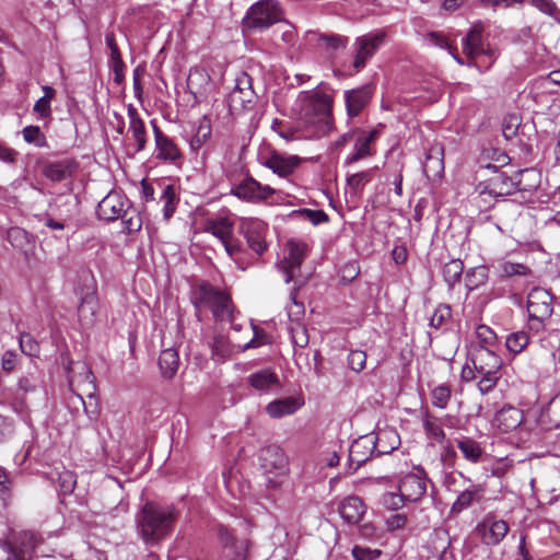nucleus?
Segmentation results:
<instances>
[{
	"label": "nucleus",
	"instance_id": "f257e3e1",
	"mask_svg": "<svg viewBox=\"0 0 560 560\" xmlns=\"http://www.w3.org/2000/svg\"><path fill=\"white\" fill-rule=\"evenodd\" d=\"M178 516L174 504L148 501L136 516L137 535L147 547H156L171 537Z\"/></svg>",
	"mask_w": 560,
	"mask_h": 560
},
{
	"label": "nucleus",
	"instance_id": "f03ea898",
	"mask_svg": "<svg viewBox=\"0 0 560 560\" xmlns=\"http://www.w3.org/2000/svg\"><path fill=\"white\" fill-rule=\"evenodd\" d=\"M191 302L197 312L209 308L217 320H232L233 304L231 296L223 290L201 281L191 290Z\"/></svg>",
	"mask_w": 560,
	"mask_h": 560
},
{
	"label": "nucleus",
	"instance_id": "7ed1b4c3",
	"mask_svg": "<svg viewBox=\"0 0 560 560\" xmlns=\"http://www.w3.org/2000/svg\"><path fill=\"white\" fill-rule=\"evenodd\" d=\"M303 118L311 129L310 137L328 136L334 129L331 98L323 92L310 94L303 107Z\"/></svg>",
	"mask_w": 560,
	"mask_h": 560
},
{
	"label": "nucleus",
	"instance_id": "20e7f679",
	"mask_svg": "<svg viewBox=\"0 0 560 560\" xmlns=\"http://www.w3.org/2000/svg\"><path fill=\"white\" fill-rule=\"evenodd\" d=\"M281 19L282 10L277 0H259L248 9L243 27L248 31L266 30Z\"/></svg>",
	"mask_w": 560,
	"mask_h": 560
},
{
	"label": "nucleus",
	"instance_id": "39448f33",
	"mask_svg": "<svg viewBox=\"0 0 560 560\" xmlns=\"http://www.w3.org/2000/svg\"><path fill=\"white\" fill-rule=\"evenodd\" d=\"M259 468L266 478L267 486L277 487L287 476L288 458L279 446H267L259 453Z\"/></svg>",
	"mask_w": 560,
	"mask_h": 560
},
{
	"label": "nucleus",
	"instance_id": "423d86ee",
	"mask_svg": "<svg viewBox=\"0 0 560 560\" xmlns=\"http://www.w3.org/2000/svg\"><path fill=\"white\" fill-rule=\"evenodd\" d=\"M45 538L35 530H22L3 545L9 560H32Z\"/></svg>",
	"mask_w": 560,
	"mask_h": 560
},
{
	"label": "nucleus",
	"instance_id": "0eeeda50",
	"mask_svg": "<svg viewBox=\"0 0 560 560\" xmlns=\"http://www.w3.org/2000/svg\"><path fill=\"white\" fill-rule=\"evenodd\" d=\"M552 296L540 288L533 289L527 296V312L532 329L539 331L552 314Z\"/></svg>",
	"mask_w": 560,
	"mask_h": 560
},
{
	"label": "nucleus",
	"instance_id": "6e6552de",
	"mask_svg": "<svg viewBox=\"0 0 560 560\" xmlns=\"http://www.w3.org/2000/svg\"><path fill=\"white\" fill-rule=\"evenodd\" d=\"M257 95L253 89V79L246 73L241 72L235 79V85L228 96V105L232 114L254 108Z\"/></svg>",
	"mask_w": 560,
	"mask_h": 560
},
{
	"label": "nucleus",
	"instance_id": "1a4fd4ad",
	"mask_svg": "<svg viewBox=\"0 0 560 560\" xmlns=\"http://www.w3.org/2000/svg\"><path fill=\"white\" fill-rule=\"evenodd\" d=\"M384 32L368 33L355 38L353 47V68L362 70L385 42Z\"/></svg>",
	"mask_w": 560,
	"mask_h": 560
},
{
	"label": "nucleus",
	"instance_id": "9d476101",
	"mask_svg": "<svg viewBox=\"0 0 560 560\" xmlns=\"http://www.w3.org/2000/svg\"><path fill=\"white\" fill-rule=\"evenodd\" d=\"M238 232L245 237L248 247L257 255H261L267 249L266 235L268 225L260 219L242 218Z\"/></svg>",
	"mask_w": 560,
	"mask_h": 560
},
{
	"label": "nucleus",
	"instance_id": "9b49d317",
	"mask_svg": "<svg viewBox=\"0 0 560 560\" xmlns=\"http://www.w3.org/2000/svg\"><path fill=\"white\" fill-rule=\"evenodd\" d=\"M509 524L493 514H487L475 528L480 541L487 546L499 545L509 533Z\"/></svg>",
	"mask_w": 560,
	"mask_h": 560
},
{
	"label": "nucleus",
	"instance_id": "f8f14e48",
	"mask_svg": "<svg viewBox=\"0 0 560 560\" xmlns=\"http://www.w3.org/2000/svg\"><path fill=\"white\" fill-rule=\"evenodd\" d=\"M155 158L163 163L179 165L183 153L175 141L166 136L156 125H153Z\"/></svg>",
	"mask_w": 560,
	"mask_h": 560
},
{
	"label": "nucleus",
	"instance_id": "ddd939ff",
	"mask_svg": "<svg viewBox=\"0 0 560 560\" xmlns=\"http://www.w3.org/2000/svg\"><path fill=\"white\" fill-rule=\"evenodd\" d=\"M232 194L237 198L248 202H259L267 200L275 194V189L268 185H261L252 177L243 179L232 188Z\"/></svg>",
	"mask_w": 560,
	"mask_h": 560
},
{
	"label": "nucleus",
	"instance_id": "4468645a",
	"mask_svg": "<svg viewBox=\"0 0 560 560\" xmlns=\"http://www.w3.org/2000/svg\"><path fill=\"white\" fill-rule=\"evenodd\" d=\"M130 207L128 198L118 191H110L97 206V215L105 221H114L120 218Z\"/></svg>",
	"mask_w": 560,
	"mask_h": 560
},
{
	"label": "nucleus",
	"instance_id": "2eb2a0df",
	"mask_svg": "<svg viewBox=\"0 0 560 560\" xmlns=\"http://www.w3.org/2000/svg\"><path fill=\"white\" fill-rule=\"evenodd\" d=\"M471 362L476 373H500L503 361L493 349L488 347H475L471 352Z\"/></svg>",
	"mask_w": 560,
	"mask_h": 560
},
{
	"label": "nucleus",
	"instance_id": "dca6fc26",
	"mask_svg": "<svg viewBox=\"0 0 560 560\" xmlns=\"http://www.w3.org/2000/svg\"><path fill=\"white\" fill-rule=\"evenodd\" d=\"M375 446L376 456L392 453L400 444V438L396 429L392 427L377 428L376 431L369 433Z\"/></svg>",
	"mask_w": 560,
	"mask_h": 560
},
{
	"label": "nucleus",
	"instance_id": "f3484780",
	"mask_svg": "<svg viewBox=\"0 0 560 560\" xmlns=\"http://www.w3.org/2000/svg\"><path fill=\"white\" fill-rule=\"evenodd\" d=\"M301 159L296 155L285 156L278 152H272L262 160V165L271 170L280 177H288L299 166Z\"/></svg>",
	"mask_w": 560,
	"mask_h": 560
},
{
	"label": "nucleus",
	"instance_id": "a211bd4d",
	"mask_svg": "<svg viewBox=\"0 0 560 560\" xmlns=\"http://www.w3.org/2000/svg\"><path fill=\"white\" fill-rule=\"evenodd\" d=\"M35 388L36 385L30 377L22 376L18 381L16 393L11 394L3 392L1 402L10 405L16 413L22 415L26 410V402L23 396L30 392H34Z\"/></svg>",
	"mask_w": 560,
	"mask_h": 560
},
{
	"label": "nucleus",
	"instance_id": "6ab92c4d",
	"mask_svg": "<svg viewBox=\"0 0 560 560\" xmlns=\"http://www.w3.org/2000/svg\"><path fill=\"white\" fill-rule=\"evenodd\" d=\"M398 490L407 502H417L427 492V481L419 475L408 474L401 478Z\"/></svg>",
	"mask_w": 560,
	"mask_h": 560
},
{
	"label": "nucleus",
	"instance_id": "aec40b11",
	"mask_svg": "<svg viewBox=\"0 0 560 560\" xmlns=\"http://www.w3.org/2000/svg\"><path fill=\"white\" fill-rule=\"evenodd\" d=\"M516 190V183L504 173H499L490 178L486 185L479 186L480 195H490L494 197H503L511 195Z\"/></svg>",
	"mask_w": 560,
	"mask_h": 560
},
{
	"label": "nucleus",
	"instance_id": "412c9836",
	"mask_svg": "<svg viewBox=\"0 0 560 560\" xmlns=\"http://www.w3.org/2000/svg\"><path fill=\"white\" fill-rule=\"evenodd\" d=\"M338 512L345 522L358 524L366 512V505L361 498L350 495L340 501Z\"/></svg>",
	"mask_w": 560,
	"mask_h": 560
},
{
	"label": "nucleus",
	"instance_id": "4be33fe9",
	"mask_svg": "<svg viewBox=\"0 0 560 560\" xmlns=\"http://www.w3.org/2000/svg\"><path fill=\"white\" fill-rule=\"evenodd\" d=\"M374 455H376L375 446L369 434L360 436L349 448V460L352 465H355V468H359Z\"/></svg>",
	"mask_w": 560,
	"mask_h": 560
},
{
	"label": "nucleus",
	"instance_id": "5701e85b",
	"mask_svg": "<svg viewBox=\"0 0 560 560\" xmlns=\"http://www.w3.org/2000/svg\"><path fill=\"white\" fill-rule=\"evenodd\" d=\"M287 247L288 255L283 261V269L285 272V282L289 283L294 277V270L300 268L305 258V245L294 241H289Z\"/></svg>",
	"mask_w": 560,
	"mask_h": 560
},
{
	"label": "nucleus",
	"instance_id": "b1692460",
	"mask_svg": "<svg viewBox=\"0 0 560 560\" xmlns=\"http://www.w3.org/2000/svg\"><path fill=\"white\" fill-rule=\"evenodd\" d=\"M129 127L128 133L135 142V152H140L147 144V130L142 118L133 106L128 107Z\"/></svg>",
	"mask_w": 560,
	"mask_h": 560
},
{
	"label": "nucleus",
	"instance_id": "393cba45",
	"mask_svg": "<svg viewBox=\"0 0 560 560\" xmlns=\"http://www.w3.org/2000/svg\"><path fill=\"white\" fill-rule=\"evenodd\" d=\"M234 223L228 217L217 215L207 219L203 223L202 231L212 234L221 243L230 240L233 234Z\"/></svg>",
	"mask_w": 560,
	"mask_h": 560
},
{
	"label": "nucleus",
	"instance_id": "a878e982",
	"mask_svg": "<svg viewBox=\"0 0 560 560\" xmlns=\"http://www.w3.org/2000/svg\"><path fill=\"white\" fill-rule=\"evenodd\" d=\"M523 411L516 407L508 406L500 409L494 416V425L503 432H510L523 422Z\"/></svg>",
	"mask_w": 560,
	"mask_h": 560
},
{
	"label": "nucleus",
	"instance_id": "bb28decb",
	"mask_svg": "<svg viewBox=\"0 0 560 560\" xmlns=\"http://www.w3.org/2000/svg\"><path fill=\"white\" fill-rule=\"evenodd\" d=\"M249 385L258 392L269 393L280 386L278 375L271 369H262L248 376Z\"/></svg>",
	"mask_w": 560,
	"mask_h": 560
},
{
	"label": "nucleus",
	"instance_id": "cd10ccee",
	"mask_svg": "<svg viewBox=\"0 0 560 560\" xmlns=\"http://www.w3.org/2000/svg\"><path fill=\"white\" fill-rule=\"evenodd\" d=\"M345 100L347 113L350 117L358 116L371 100V90L362 86L355 90L346 91Z\"/></svg>",
	"mask_w": 560,
	"mask_h": 560
},
{
	"label": "nucleus",
	"instance_id": "c85d7f7f",
	"mask_svg": "<svg viewBox=\"0 0 560 560\" xmlns=\"http://www.w3.org/2000/svg\"><path fill=\"white\" fill-rule=\"evenodd\" d=\"M483 26L481 22L474 24L468 34L463 38L464 52L471 59L483 54L482 43Z\"/></svg>",
	"mask_w": 560,
	"mask_h": 560
},
{
	"label": "nucleus",
	"instance_id": "c756f323",
	"mask_svg": "<svg viewBox=\"0 0 560 560\" xmlns=\"http://www.w3.org/2000/svg\"><path fill=\"white\" fill-rule=\"evenodd\" d=\"M485 493V487L480 483H472L469 488L463 490L456 498L452 505L453 513H460L462 511L471 506L475 502H479Z\"/></svg>",
	"mask_w": 560,
	"mask_h": 560
},
{
	"label": "nucleus",
	"instance_id": "7c9ffc66",
	"mask_svg": "<svg viewBox=\"0 0 560 560\" xmlns=\"http://www.w3.org/2000/svg\"><path fill=\"white\" fill-rule=\"evenodd\" d=\"M303 402L294 397H285L282 399H276L266 406V412L269 417L279 419L284 416L294 413Z\"/></svg>",
	"mask_w": 560,
	"mask_h": 560
},
{
	"label": "nucleus",
	"instance_id": "2f4dec72",
	"mask_svg": "<svg viewBox=\"0 0 560 560\" xmlns=\"http://www.w3.org/2000/svg\"><path fill=\"white\" fill-rule=\"evenodd\" d=\"M310 40L315 42L316 45L329 52L345 49L348 44V37L334 33H311Z\"/></svg>",
	"mask_w": 560,
	"mask_h": 560
},
{
	"label": "nucleus",
	"instance_id": "473e14b6",
	"mask_svg": "<svg viewBox=\"0 0 560 560\" xmlns=\"http://www.w3.org/2000/svg\"><path fill=\"white\" fill-rule=\"evenodd\" d=\"M423 172L429 179H438L444 172L442 148L433 147L428 153L423 163Z\"/></svg>",
	"mask_w": 560,
	"mask_h": 560
},
{
	"label": "nucleus",
	"instance_id": "72a5a7b5",
	"mask_svg": "<svg viewBox=\"0 0 560 560\" xmlns=\"http://www.w3.org/2000/svg\"><path fill=\"white\" fill-rule=\"evenodd\" d=\"M457 447L463 457L471 464H477L483 456V448L480 443L469 436H462L456 441Z\"/></svg>",
	"mask_w": 560,
	"mask_h": 560
},
{
	"label": "nucleus",
	"instance_id": "f704fd0d",
	"mask_svg": "<svg viewBox=\"0 0 560 560\" xmlns=\"http://www.w3.org/2000/svg\"><path fill=\"white\" fill-rule=\"evenodd\" d=\"M75 164L70 160L48 163L44 167V175L54 182H61L71 176Z\"/></svg>",
	"mask_w": 560,
	"mask_h": 560
},
{
	"label": "nucleus",
	"instance_id": "c9c22d12",
	"mask_svg": "<svg viewBox=\"0 0 560 560\" xmlns=\"http://www.w3.org/2000/svg\"><path fill=\"white\" fill-rule=\"evenodd\" d=\"M159 366L163 377L172 378L179 366V355L177 351L172 348L163 350L159 357Z\"/></svg>",
	"mask_w": 560,
	"mask_h": 560
},
{
	"label": "nucleus",
	"instance_id": "e433bc0d",
	"mask_svg": "<svg viewBox=\"0 0 560 560\" xmlns=\"http://www.w3.org/2000/svg\"><path fill=\"white\" fill-rule=\"evenodd\" d=\"M210 82L208 72L202 68L190 70L187 78V86L195 97L202 95Z\"/></svg>",
	"mask_w": 560,
	"mask_h": 560
},
{
	"label": "nucleus",
	"instance_id": "4c0bfd02",
	"mask_svg": "<svg viewBox=\"0 0 560 560\" xmlns=\"http://www.w3.org/2000/svg\"><path fill=\"white\" fill-rule=\"evenodd\" d=\"M162 192L159 198L160 202L163 206V217L166 221H168L177 207L178 197L175 190V187L171 184L162 185Z\"/></svg>",
	"mask_w": 560,
	"mask_h": 560
},
{
	"label": "nucleus",
	"instance_id": "58836bf2",
	"mask_svg": "<svg viewBox=\"0 0 560 560\" xmlns=\"http://www.w3.org/2000/svg\"><path fill=\"white\" fill-rule=\"evenodd\" d=\"M422 422L424 432L429 439L434 440L438 443H443L445 441L446 435L442 428L440 418L425 412Z\"/></svg>",
	"mask_w": 560,
	"mask_h": 560
},
{
	"label": "nucleus",
	"instance_id": "ea45409f",
	"mask_svg": "<svg viewBox=\"0 0 560 560\" xmlns=\"http://www.w3.org/2000/svg\"><path fill=\"white\" fill-rule=\"evenodd\" d=\"M235 346L223 335H217L211 343L212 358L217 361H225L235 351Z\"/></svg>",
	"mask_w": 560,
	"mask_h": 560
},
{
	"label": "nucleus",
	"instance_id": "a19ab883",
	"mask_svg": "<svg viewBox=\"0 0 560 560\" xmlns=\"http://www.w3.org/2000/svg\"><path fill=\"white\" fill-rule=\"evenodd\" d=\"M489 278V270L486 266L470 268L465 275V285L468 291H474L485 285Z\"/></svg>",
	"mask_w": 560,
	"mask_h": 560
},
{
	"label": "nucleus",
	"instance_id": "79ce46f5",
	"mask_svg": "<svg viewBox=\"0 0 560 560\" xmlns=\"http://www.w3.org/2000/svg\"><path fill=\"white\" fill-rule=\"evenodd\" d=\"M464 264L460 259H452L443 266L442 275L450 289H453L462 279Z\"/></svg>",
	"mask_w": 560,
	"mask_h": 560
},
{
	"label": "nucleus",
	"instance_id": "37998d69",
	"mask_svg": "<svg viewBox=\"0 0 560 560\" xmlns=\"http://www.w3.org/2000/svg\"><path fill=\"white\" fill-rule=\"evenodd\" d=\"M211 136V124L207 117L199 120L197 130L190 140V148L198 151Z\"/></svg>",
	"mask_w": 560,
	"mask_h": 560
},
{
	"label": "nucleus",
	"instance_id": "c03bdc74",
	"mask_svg": "<svg viewBox=\"0 0 560 560\" xmlns=\"http://www.w3.org/2000/svg\"><path fill=\"white\" fill-rule=\"evenodd\" d=\"M529 343V336L523 331H515L508 335L505 340V347L512 354L521 353Z\"/></svg>",
	"mask_w": 560,
	"mask_h": 560
},
{
	"label": "nucleus",
	"instance_id": "a18cd8bd",
	"mask_svg": "<svg viewBox=\"0 0 560 560\" xmlns=\"http://www.w3.org/2000/svg\"><path fill=\"white\" fill-rule=\"evenodd\" d=\"M44 96L40 97L34 105L33 110L42 118H47L51 115L50 102L56 95V91L48 85L43 86Z\"/></svg>",
	"mask_w": 560,
	"mask_h": 560
},
{
	"label": "nucleus",
	"instance_id": "49530a36",
	"mask_svg": "<svg viewBox=\"0 0 560 560\" xmlns=\"http://www.w3.org/2000/svg\"><path fill=\"white\" fill-rule=\"evenodd\" d=\"M373 154L371 143L362 136H358L354 142L353 153L347 158V163L352 164Z\"/></svg>",
	"mask_w": 560,
	"mask_h": 560
},
{
	"label": "nucleus",
	"instance_id": "de8ad7c7",
	"mask_svg": "<svg viewBox=\"0 0 560 560\" xmlns=\"http://www.w3.org/2000/svg\"><path fill=\"white\" fill-rule=\"evenodd\" d=\"M271 128L275 132H277L281 138H283L287 141L300 140L304 137L299 129L293 128L287 122H283L278 119H275L272 121Z\"/></svg>",
	"mask_w": 560,
	"mask_h": 560
},
{
	"label": "nucleus",
	"instance_id": "09e8293b",
	"mask_svg": "<svg viewBox=\"0 0 560 560\" xmlns=\"http://www.w3.org/2000/svg\"><path fill=\"white\" fill-rule=\"evenodd\" d=\"M498 269L505 277L527 276L530 273V269L527 266L509 260L499 261Z\"/></svg>",
	"mask_w": 560,
	"mask_h": 560
},
{
	"label": "nucleus",
	"instance_id": "8fccbe9b",
	"mask_svg": "<svg viewBox=\"0 0 560 560\" xmlns=\"http://www.w3.org/2000/svg\"><path fill=\"white\" fill-rule=\"evenodd\" d=\"M124 229L127 233H133L141 230L142 219L139 212L131 208V206L120 217Z\"/></svg>",
	"mask_w": 560,
	"mask_h": 560
},
{
	"label": "nucleus",
	"instance_id": "3c124183",
	"mask_svg": "<svg viewBox=\"0 0 560 560\" xmlns=\"http://www.w3.org/2000/svg\"><path fill=\"white\" fill-rule=\"evenodd\" d=\"M451 395H452L451 388L446 384H441V385L434 387L431 392L433 406H435L440 409H445L451 399Z\"/></svg>",
	"mask_w": 560,
	"mask_h": 560
},
{
	"label": "nucleus",
	"instance_id": "603ef678",
	"mask_svg": "<svg viewBox=\"0 0 560 560\" xmlns=\"http://www.w3.org/2000/svg\"><path fill=\"white\" fill-rule=\"evenodd\" d=\"M95 307L96 301L94 295H85L82 299L81 304L78 308L80 318L84 320L86 324L92 323L95 314Z\"/></svg>",
	"mask_w": 560,
	"mask_h": 560
},
{
	"label": "nucleus",
	"instance_id": "864d4df0",
	"mask_svg": "<svg viewBox=\"0 0 560 560\" xmlns=\"http://www.w3.org/2000/svg\"><path fill=\"white\" fill-rule=\"evenodd\" d=\"M521 126V117L516 114L508 115L502 121V135L506 140H512L516 137Z\"/></svg>",
	"mask_w": 560,
	"mask_h": 560
},
{
	"label": "nucleus",
	"instance_id": "5fc2aeb1",
	"mask_svg": "<svg viewBox=\"0 0 560 560\" xmlns=\"http://www.w3.org/2000/svg\"><path fill=\"white\" fill-rule=\"evenodd\" d=\"M476 337L479 340L480 345L478 347H488L492 348L497 345V335L495 332L487 325H479L476 328Z\"/></svg>",
	"mask_w": 560,
	"mask_h": 560
},
{
	"label": "nucleus",
	"instance_id": "6e6d98bb",
	"mask_svg": "<svg viewBox=\"0 0 560 560\" xmlns=\"http://www.w3.org/2000/svg\"><path fill=\"white\" fill-rule=\"evenodd\" d=\"M22 135L27 143H34L38 148L46 145V139L38 126H27L23 128Z\"/></svg>",
	"mask_w": 560,
	"mask_h": 560
},
{
	"label": "nucleus",
	"instance_id": "4d7b16f0",
	"mask_svg": "<svg viewBox=\"0 0 560 560\" xmlns=\"http://www.w3.org/2000/svg\"><path fill=\"white\" fill-rule=\"evenodd\" d=\"M373 170L363 171L348 176L347 183L355 192L361 191L363 187L371 182Z\"/></svg>",
	"mask_w": 560,
	"mask_h": 560
},
{
	"label": "nucleus",
	"instance_id": "13d9d810",
	"mask_svg": "<svg viewBox=\"0 0 560 560\" xmlns=\"http://www.w3.org/2000/svg\"><path fill=\"white\" fill-rule=\"evenodd\" d=\"M20 349L25 355L28 357H37L39 353L38 342L30 334L26 332H23L20 336Z\"/></svg>",
	"mask_w": 560,
	"mask_h": 560
},
{
	"label": "nucleus",
	"instance_id": "bf43d9fd",
	"mask_svg": "<svg viewBox=\"0 0 560 560\" xmlns=\"http://www.w3.org/2000/svg\"><path fill=\"white\" fill-rule=\"evenodd\" d=\"M252 328L254 337L244 346H237L238 350L245 351L249 348H258L270 342V337L264 330L258 329L255 325H252Z\"/></svg>",
	"mask_w": 560,
	"mask_h": 560
},
{
	"label": "nucleus",
	"instance_id": "052dcab7",
	"mask_svg": "<svg viewBox=\"0 0 560 560\" xmlns=\"http://www.w3.org/2000/svg\"><path fill=\"white\" fill-rule=\"evenodd\" d=\"M452 310L446 304L439 305L430 318V325L440 328L446 320L451 318Z\"/></svg>",
	"mask_w": 560,
	"mask_h": 560
},
{
	"label": "nucleus",
	"instance_id": "680f3d73",
	"mask_svg": "<svg viewBox=\"0 0 560 560\" xmlns=\"http://www.w3.org/2000/svg\"><path fill=\"white\" fill-rule=\"evenodd\" d=\"M479 375L481 378L478 382V389L482 395L491 392L501 377V373H491L490 375H488V373H481Z\"/></svg>",
	"mask_w": 560,
	"mask_h": 560
},
{
	"label": "nucleus",
	"instance_id": "e2e57ef3",
	"mask_svg": "<svg viewBox=\"0 0 560 560\" xmlns=\"http://www.w3.org/2000/svg\"><path fill=\"white\" fill-rule=\"evenodd\" d=\"M407 500L402 498L401 492H386L382 497V503L385 508L389 510H399L404 506Z\"/></svg>",
	"mask_w": 560,
	"mask_h": 560
},
{
	"label": "nucleus",
	"instance_id": "0e129e2a",
	"mask_svg": "<svg viewBox=\"0 0 560 560\" xmlns=\"http://www.w3.org/2000/svg\"><path fill=\"white\" fill-rule=\"evenodd\" d=\"M366 364V353L361 350H352L348 355V365L354 372H361Z\"/></svg>",
	"mask_w": 560,
	"mask_h": 560
},
{
	"label": "nucleus",
	"instance_id": "69168bd1",
	"mask_svg": "<svg viewBox=\"0 0 560 560\" xmlns=\"http://www.w3.org/2000/svg\"><path fill=\"white\" fill-rule=\"evenodd\" d=\"M382 551L378 549H371L361 546L352 548V556L355 560H376L380 558Z\"/></svg>",
	"mask_w": 560,
	"mask_h": 560
},
{
	"label": "nucleus",
	"instance_id": "338daca9",
	"mask_svg": "<svg viewBox=\"0 0 560 560\" xmlns=\"http://www.w3.org/2000/svg\"><path fill=\"white\" fill-rule=\"evenodd\" d=\"M19 363V355L16 352L7 350L1 358V368L5 373L13 372Z\"/></svg>",
	"mask_w": 560,
	"mask_h": 560
},
{
	"label": "nucleus",
	"instance_id": "774afa93",
	"mask_svg": "<svg viewBox=\"0 0 560 560\" xmlns=\"http://www.w3.org/2000/svg\"><path fill=\"white\" fill-rule=\"evenodd\" d=\"M546 412L556 425L560 424V393L549 401Z\"/></svg>",
	"mask_w": 560,
	"mask_h": 560
}]
</instances>
